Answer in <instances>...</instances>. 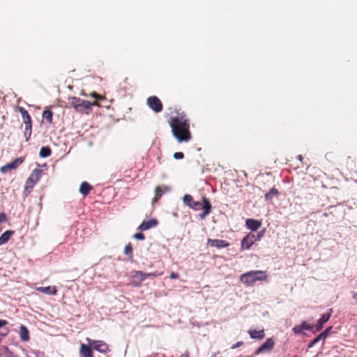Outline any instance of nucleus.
Wrapping results in <instances>:
<instances>
[{"instance_id":"obj_1","label":"nucleus","mask_w":357,"mask_h":357,"mask_svg":"<svg viewBox=\"0 0 357 357\" xmlns=\"http://www.w3.org/2000/svg\"><path fill=\"white\" fill-rule=\"evenodd\" d=\"M169 126L174 137L179 142H188L190 139L188 120L183 113L171 118Z\"/></svg>"},{"instance_id":"obj_2","label":"nucleus","mask_w":357,"mask_h":357,"mask_svg":"<svg viewBox=\"0 0 357 357\" xmlns=\"http://www.w3.org/2000/svg\"><path fill=\"white\" fill-rule=\"evenodd\" d=\"M202 199L203 203L202 204L199 202L194 201L190 195L185 194L183 197V202L185 206L194 211H199L201 208L203 209V211L199 214L200 218L203 219L211 213L212 206L210 202L206 197H202Z\"/></svg>"},{"instance_id":"obj_3","label":"nucleus","mask_w":357,"mask_h":357,"mask_svg":"<svg viewBox=\"0 0 357 357\" xmlns=\"http://www.w3.org/2000/svg\"><path fill=\"white\" fill-rule=\"evenodd\" d=\"M267 279L268 275L264 271H250L240 277L241 282L247 287L253 285L257 281H266Z\"/></svg>"},{"instance_id":"obj_4","label":"nucleus","mask_w":357,"mask_h":357,"mask_svg":"<svg viewBox=\"0 0 357 357\" xmlns=\"http://www.w3.org/2000/svg\"><path fill=\"white\" fill-rule=\"evenodd\" d=\"M68 104L76 112L82 114H89L91 110V107L94 105V103H91L88 100L74 96L68 98Z\"/></svg>"},{"instance_id":"obj_5","label":"nucleus","mask_w":357,"mask_h":357,"mask_svg":"<svg viewBox=\"0 0 357 357\" xmlns=\"http://www.w3.org/2000/svg\"><path fill=\"white\" fill-rule=\"evenodd\" d=\"M264 229L258 231L257 234L249 233L241 241V248L243 250H248L255 243V242L259 241L264 236Z\"/></svg>"},{"instance_id":"obj_6","label":"nucleus","mask_w":357,"mask_h":357,"mask_svg":"<svg viewBox=\"0 0 357 357\" xmlns=\"http://www.w3.org/2000/svg\"><path fill=\"white\" fill-rule=\"evenodd\" d=\"M86 341L93 349L102 354H106L110 351L108 344L102 340H93L90 338H86Z\"/></svg>"},{"instance_id":"obj_7","label":"nucleus","mask_w":357,"mask_h":357,"mask_svg":"<svg viewBox=\"0 0 357 357\" xmlns=\"http://www.w3.org/2000/svg\"><path fill=\"white\" fill-rule=\"evenodd\" d=\"M275 345V341L273 338H268L255 351L253 356H257L262 353L271 351Z\"/></svg>"},{"instance_id":"obj_8","label":"nucleus","mask_w":357,"mask_h":357,"mask_svg":"<svg viewBox=\"0 0 357 357\" xmlns=\"http://www.w3.org/2000/svg\"><path fill=\"white\" fill-rule=\"evenodd\" d=\"M146 104L150 109L156 113L160 112L162 110V104L157 96L149 97L146 100Z\"/></svg>"},{"instance_id":"obj_9","label":"nucleus","mask_w":357,"mask_h":357,"mask_svg":"<svg viewBox=\"0 0 357 357\" xmlns=\"http://www.w3.org/2000/svg\"><path fill=\"white\" fill-rule=\"evenodd\" d=\"M313 328V325L309 324L305 321H303L301 324L294 326L292 328V331L296 335H303L304 334V330L312 331Z\"/></svg>"},{"instance_id":"obj_10","label":"nucleus","mask_w":357,"mask_h":357,"mask_svg":"<svg viewBox=\"0 0 357 357\" xmlns=\"http://www.w3.org/2000/svg\"><path fill=\"white\" fill-rule=\"evenodd\" d=\"M332 312L333 310L331 308L328 310V312L321 315V318L318 320L317 323L314 326L317 331H320L323 328L324 324L329 320Z\"/></svg>"},{"instance_id":"obj_11","label":"nucleus","mask_w":357,"mask_h":357,"mask_svg":"<svg viewBox=\"0 0 357 357\" xmlns=\"http://www.w3.org/2000/svg\"><path fill=\"white\" fill-rule=\"evenodd\" d=\"M158 224V221L155 218H152L146 221H143L138 227L139 231H146L149 229L156 227Z\"/></svg>"},{"instance_id":"obj_12","label":"nucleus","mask_w":357,"mask_h":357,"mask_svg":"<svg viewBox=\"0 0 357 357\" xmlns=\"http://www.w3.org/2000/svg\"><path fill=\"white\" fill-rule=\"evenodd\" d=\"M17 109L22 115L25 127H32L31 119L27 110L22 107H17Z\"/></svg>"},{"instance_id":"obj_13","label":"nucleus","mask_w":357,"mask_h":357,"mask_svg":"<svg viewBox=\"0 0 357 357\" xmlns=\"http://www.w3.org/2000/svg\"><path fill=\"white\" fill-rule=\"evenodd\" d=\"M171 188L168 185L157 186L155 189V197L153 202H156L161 196L170 190Z\"/></svg>"},{"instance_id":"obj_14","label":"nucleus","mask_w":357,"mask_h":357,"mask_svg":"<svg viewBox=\"0 0 357 357\" xmlns=\"http://www.w3.org/2000/svg\"><path fill=\"white\" fill-rule=\"evenodd\" d=\"M208 243L217 248H227L229 245V243L225 240L220 239H208Z\"/></svg>"},{"instance_id":"obj_15","label":"nucleus","mask_w":357,"mask_h":357,"mask_svg":"<svg viewBox=\"0 0 357 357\" xmlns=\"http://www.w3.org/2000/svg\"><path fill=\"white\" fill-rule=\"evenodd\" d=\"M22 162H23V159L22 158H17L13 162H9V163L6 164V165L3 166L1 168V172L4 173L8 170L15 169V168H16V167L18 165L22 164Z\"/></svg>"},{"instance_id":"obj_16","label":"nucleus","mask_w":357,"mask_h":357,"mask_svg":"<svg viewBox=\"0 0 357 357\" xmlns=\"http://www.w3.org/2000/svg\"><path fill=\"white\" fill-rule=\"evenodd\" d=\"M245 225L248 229L252 231H256L261 226V222L259 220L250 218L246 220Z\"/></svg>"},{"instance_id":"obj_17","label":"nucleus","mask_w":357,"mask_h":357,"mask_svg":"<svg viewBox=\"0 0 357 357\" xmlns=\"http://www.w3.org/2000/svg\"><path fill=\"white\" fill-rule=\"evenodd\" d=\"M93 347L90 344H82L79 349L81 357H93Z\"/></svg>"},{"instance_id":"obj_18","label":"nucleus","mask_w":357,"mask_h":357,"mask_svg":"<svg viewBox=\"0 0 357 357\" xmlns=\"http://www.w3.org/2000/svg\"><path fill=\"white\" fill-rule=\"evenodd\" d=\"M248 334L252 339L255 340H262L265 337V333L264 330L257 331V330H249Z\"/></svg>"},{"instance_id":"obj_19","label":"nucleus","mask_w":357,"mask_h":357,"mask_svg":"<svg viewBox=\"0 0 357 357\" xmlns=\"http://www.w3.org/2000/svg\"><path fill=\"white\" fill-rule=\"evenodd\" d=\"M42 173H43L42 170H40L38 169H35L32 172L31 176L28 178V180L29 181L33 182V183L36 184L40 178Z\"/></svg>"},{"instance_id":"obj_20","label":"nucleus","mask_w":357,"mask_h":357,"mask_svg":"<svg viewBox=\"0 0 357 357\" xmlns=\"http://www.w3.org/2000/svg\"><path fill=\"white\" fill-rule=\"evenodd\" d=\"M37 290L48 295H54L56 294V289L54 286L40 287H38Z\"/></svg>"},{"instance_id":"obj_21","label":"nucleus","mask_w":357,"mask_h":357,"mask_svg":"<svg viewBox=\"0 0 357 357\" xmlns=\"http://www.w3.org/2000/svg\"><path fill=\"white\" fill-rule=\"evenodd\" d=\"M20 336L22 341L26 342L30 339L29 332L27 328L24 325L20 326Z\"/></svg>"},{"instance_id":"obj_22","label":"nucleus","mask_w":357,"mask_h":357,"mask_svg":"<svg viewBox=\"0 0 357 357\" xmlns=\"http://www.w3.org/2000/svg\"><path fill=\"white\" fill-rule=\"evenodd\" d=\"M137 275H139L140 276L141 280H144L146 278H150V277L160 276L162 275V273H160L158 271H155V272L146 273H144V272L139 271L137 272Z\"/></svg>"},{"instance_id":"obj_23","label":"nucleus","mask_w":357,"mask_h":357,"mask_svg":"<svg viewBox=\"0 0 357 357\" xmlns=\"http://www.w3.org/2000/svg\"><path fill=\"white\" fill-rule=\"evenodd\" d=\"M13 234L14 231L13 230H7L4 231L0 236V246L6 243Z\"/></svg>"},{"instance_id":"obj_24","label":"nucleus","mask_w":357,"mask_h":357,"mask_svg":"<svg viewBox=\"0 0 357 357\" xmlns=\"http://www.w3.org/2000/svg\"><path fill=\"white\" fill-rule=\"evenodd\" d=\"M91 189H92V186L87 182L84 181L80 185L79 192L82 195L86 196L89 193V192Z\"/></svg>"},{"instance_id":"obj_25","label":"nucleus","mask_w":357,"mask_h":357,"mask_svg":"<svg viewBox=\"0 0 357 357\" xmlns=\"http://www.w3.org/2000/svg\"><path fill=\"white\" fill-rule=\"evenodd\" d=\"M0 357H17V356L9 350L8 347L3 346L0 349Z\"/></svg>"},{"instance_id":"obj_26","label":"nucleus","mask_w":357,"mask_h":357,"mask_svg":"<svg viewBox=\"0 0 357 357\" xmlns=\"http://www.w3.org/2000/svg\"><path fill=\"white\" fill-rule=\"evenodd\" d=\"M278 190L275 188H272L267 193L265 194V199L266 201H271L273 197L278 196Z\"/></svg>"},{"instance_id":"obj_27","label":"nucleus","mask_w":357,"mask_h":357,"mask_svg":"<svg viewBox=\"0 0 357 357\" xmlns=\"http://www.w3.org/2000/svg\"><path fill=\"white\" fill-rule=\"evenodd\" d=\"M52 153L51 149L49 146H43L39 153L40 158H45L49 157Z\"/></svg>"},{"instance_id":"obj_28","label":"nucleus","mask_w":357,"mask_h":357,"mask_svg":"<svg viewBox=\"0 0 357 357\" xmlns=\"http://www.w3.org/2000/svg\"><path fill=\"white\" fill-rule=\"evenodd\" d=\"M35 184L32 181H29L28 179L26 181V184L24 189V195L26 197L33 189Z\"/></svg>"},{"instance_id":"obj_29","label":"nucleus","mask_w":357,"mask_h":357,"mask_svg":"<svg viewBox=\"0 0 357 357\" xmlns=\"http://www.w3.org/2000/svg\"><path fill=\"white\" fill-rule=\"evenodd\" d=\"M53 113L50 109H46L43 112V118L45 119L49 124L52 123Z\"/></svg>"},{"instance_id":"obj_30","label":"nucleus","mask_w":357,"mask_h":357,"mask_svg":"<svg viewBox=\"0 0 357 357\" xmlns=\"http://www.w3.org/2000/svg\"><path fill=\"white\" fill-rule=\"evenodd\" d=\"M332 327H328L326 328L322 333H321L318 336L319 338L324 342L325 340L328 337L331 331Z\"/></svg>"},{"instance_id":"obj_31","label":"nucleus","mask_w":357,"mask_h":357,"mask_svg":"<svg viewBox=\"0 0 357 357\" xmlns=\"http://www.w3.org/2000/svg\"><path fill=\"white\" fill-rule=\"evenodd\" d=\"M124 254L129 256L130 258L132 257V248L130 243H128L124 248Z\"/></svg>"},{"instance_id":"obj_32","label":"nucleus","mask_w":357,"mask_h":357,"mask_svg":"<svg viewBox=\"0 0 357 357\" xmlns=\"http://www.w3.org/2000/svg\"><path fill=\"white\" fill-rule=\"evenodd\" d=\"M31 129L32 127H25L24 135L26 142H28L31 137L32 132Z\"/></svg>"},{"instance_id":"obj_33","label":"nucleus","mask_w":357,"mask_h":357,"mask_svg":"<svg viewBox=\"0 0 357 357\" xmlns=\"http://www.w3.org/2000/svg\"><path fill=\"white\" fill-rule=\"evenodd\" d=\"M321 340L319 337L317 335L315 338H314L307 345L308 348L313 347L317 342Z\"/></svg>"},{"instance_id":"obj_34","label":"nucleus","mask_w":357,"mask_h":357,"mask_svg":"<svg viewBox=\"0 0 357 357\" xmlns=\"http://www.w3.org/2000/svg\"><path fill=\"white\" fill-rule=\"evenodd\" d=\"M133 238L136 240L143 241L145 236L142 233L139 232L134 234Z\"/></svg>"},{"instance_id":"obj_35","label":"nucleus","mask_w":357,"mask_h":357,"mask_svg":"<svg viewBox=\"0 0 357 357\" xmlns=\"http://www.w3.org/2000/svg\"><path fill=\"white\" fill-rule=\"evenodd\" d=\"M184 154L182 152H176L174 153V158L176 160L183 159Z\"/></svg>"},{"instance_id":"obj_36","label":"nucleus","mask_w":357,"mask_h":357,"mask_svg":"<svg viewBox=\"0 0 357 357\" xmlns=\"http://www.w3.org/2000/svg\"><path fill=\"white\" fill-rule=\"evenodd\" d=\"M243 344V342H242V341L237 342L236 344L231 345V349H236V348L242 346Z\"/></svg>"},{"instance_id":"obj_37","label":"nucleus","mask_w":357,"mask_h":357,"mask_svg":"<svg viewBox=\"0 0 357 357\" xmlns=\"http://www.w3.org/2000/svg\"><path fill=\"white\" fill-rule=\"evenodd\" d=\"M7 220L6 214L3 213H0V222H4Z\"/></svg>"},{"instance_id":"obj_38","label":"nucleus","mask_w":357,"mask_h":357,"mask_svg":"<svg viewBox=\"0 0 357 357\" xmlns=\"http://www.w3.org/2000/svg\"><path fill=\"white\" fill-rule=\"evenodd\" d=\"M169 278L171 279H178L179 278V275L177 273L172 272L170 273Z\"/></svg>"},{"instance_id":"obj_39","label":"nucleus","mask_w":357,"mask_h":357,"mask_svg":"<svg viewBox=\"0 0 357 357\" xmlns=\"http://www.w3.org/2000/svg\"><path fill=\"white\" fill-rule=\"evenodd\" d=\"M8 324V322L6 320L0 319V328L6 326Z\"/></svg>"},{"instance_id":"obj_40","label":"nucleus","mask_w":357,"mask_h":357,"mask_svg":"<svg viewBox=\"0 0 357 357\" xmlns=\"http://www.w3.org/2000/svg\"><path fill=\"white\" fill-rule=\"evenodd\" d=\"M7 334H8V332H6V333H0V343H1V341H2V339H3V337H5L7 335Z\"/></svg>"},{"instance_id":"obj_41","label":"nucleus","mask_w":357,"mask_h":357,"mask_svg":"<svg viewBox=\"0 0 357 357\" xmlns=\"http://www.w3.org/2000/svg\"><path fill=\"white\" fill-rule=\"evenodd\" d=\"M351 294H352L353 298L357 301V291L356 292L352 291Z\"/></svg>"},{"instance_id":"obj_42","label":"nucleus","mask_w":357,"mask_h":357,"mask_svg":"<svg viewBox=\"0 0 357 357\" xmlns=\"http://www.w3.org/2000/svg\"><path fill=\"white\" fill-rule=\"evenodd\" d=\"M188 352L185 351L181 357H188Z\"/></svg>"},{"instance_id":"obj_43","label":"nucleus","mask_w":357,"mask_h":357,"mask_svg":"<svg viewBox=\"0 0 357 357\" xmlns=\"http://www.w3.org/2000/svg\"><path fill=\"white\" fill-rule=\"evenodd\" d=\"M297 158H298V159L299 160H301H301H302V159H303L302 155H298L297 156Z\"/></svg>"}]
</instances>
